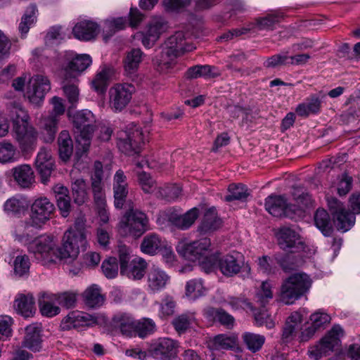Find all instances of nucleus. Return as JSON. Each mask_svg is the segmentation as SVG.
Segmentation results:
<instances>
[{
  "instance_id": "obj_1",
  "label": "nucleus",
  "mask_w": 360,
  "mask_h": 360,
  "mask_svg": "<svg viewBox=\"0 0 360 360\" xmlns=\"http://www.w3.org/2000/svg\"><path fill=\"white\" fill-rule=\"evenodd\" d=\"M55 211L54 205L46 197L37 198L32 204L30 214V221H20L14 230V236L17 240L23 242L28 236L25 233L30 226L40 229L51 217Z\"/></svg>"
},
{
  "instance_id": "obj_2",
  "label": "nucleus",
  "mask_w": 360,
  "mask_h": 360,
  "mask_svg": "<svg viewBox=\"0 0 360 360\" xmlns=\"http://www.w3.org/2000/svg\"><path fill=\"white\" fill-rule=\"evenodd\" d=\"M293 196L297 203L301 204L300 207L288 205L286 200L283 196L271 195L265 200V208L274 217H286L295 219L296 216L302 214L304 207L311 204V196L307 193H300V191L293 193Z\"/></svg>"
},
{
  "instance_id": "obj_3",
  "label": "nucleus",
  "mask_w": 360,
  "mask_h": 360,
  "mask_svg": "<svg viewBox=\"0 0 360 360\" xmlns=\"http://www.w3.org/2000/svg\"><path fill=\"white\" fill-rule=\"evenodd\" d=\"M311 284L312 280L308 274L304 272L292 274L283 280L280 299L286 304H292L309 290Z\"/></svg>"
},
{
  "instance_id": "obj_4",
  "label": "nucleus",
  "mask_w": 360,
  "mask_h": 360,
  "mask_svg": "<svg viewBox=\"0 0 360 360\" xmlns=\"http://www.w3.org/2000/svg\"><path fill=\"white\" fill-rule=\"evenodd\" d=\"M27 251L43 265H49L57 262V238L53 236L43 234L27 243Z\"/></svg>"
},
{
  "instance_id": "obj_5",
  "label": "nucleus",
  "mask_w": 360,
  "mask_h": 360,
  "mask_svg": "<svg viewBox=\"0 0 360 360\" xmlns=\"http://www.w3.org/2000/svg\"><path fill=\"white\" fill-rule=\"evenodd\" d=\"M149 229V220L146 214L138 210L127 212L117 225L120 236H131L134 238L141 237Z\"/></svg>"
},
{
  "instance_id": "obj_6",
  "label": "nucleus",
  "mask_w": 360,
  "mask_h": 360,
  "mask_svg": "<svg viewBox=\"0 0 360 360\" xmlns=\"http://www.w3.org/2000/svg\"><path fill=\"white\" fill-rule=\"evenodd\" d=\"M86 242L82 240L81 233H74L72 231H66L62 238L60 247L57 244V260L72 262L75 260L79 253V247H84Z\"/></svg>"
},
{
  "instance_id": "obj_7",
  "label": "nucleus",
  "mask_w": 360,
  "mask_h": 360,
  "mask_svg": "<svg viewBox=\"0 0 360 360\" xmlns=\"http://www.w3.org/2000/svg\"><path fill=\"white\" fill-rule=\"evenodd\" d=\"M218 269L226 277H232L240 272L249 276L251 272L250 266L245 262L244 256L239 252H232L221 257L218 262Z\"/></svg>"
},
{
  "instance_id": "obj_8",
  "label": "nucleus",
  "mask_w": 360,
  "mask_h": 360,
  "mask_svg": "<svg viewBox=\"0 0 360 360\" xmlns=\"http://www.w3.org/2000/svg\"><path fill=\"white\" fill-rule=\"evenodd\" d=\"M50 89L51 82L47 77L34 75L27 82L25 96L30 103L39 106L43 103L45 95Z\"/></svg>"
},
{
  "instance_id": "obj_9",
  "label": "nucleus",
  "mask_w": 360,
  "mask_h": 360,
  "mask_svg": "<svg viewBox=\"0 0 360 360\" xmlns=\"http://www.w3.org/2000/svg\"><path fill=\"white\" fill-rule=\"evenodd\" d=\"M136 91L135 86L129 83H119L113 85L109 90V103L112 110L121 112L130 103L133 94Z\"/></svg>"
},
{
  "instance_id": "obj_10",
  "label": "nucleus",
  "mask_w": 360,
  "mask_h": 360,
  "mask_svg": "<svg viewBox=\"0 0 360 360\" xmlns=\"http://www.w3.org/2000/svg\"><path fill=\"white\" fill-rule=\"evenodd\" d=\"M327 201L337 229L342 232L349 230L355 223L354 214L347 210L343 204L335 198H328Z\"/></svg>"
},
{
  "instance_id": "obj_11",
  "label": "nucleus",
  "mask_w": 360,
  "mask_h": 360,
  "mask_svg": "<svg viewBox=\"0 0 360 360\" xmlns=\"http://www.w3.org/2000/svg\"><path fill=\"white\" fill-rule=\"evenodd\" d=\"M211 241L205 238L188 243L178 245L177 251L186 259L191 262H198L203 256L209 252Z\"/></svg>"
},
{
  "instance_id": "obj_12",
  "label": "nucleus",
  "mask_w": 360,
  "mask_h": 360,
  "mask_svg": "<svg viewBox=\"0 0 360 360\" xmlns=\"http://www.w3.org/2000/svg\"><path fill=\"white\" fill-rule=\"evenodd\" d=\"M68 64L64 68L65 79H73L75 80L79 74L88 68L92 63L91 58L88 54H75L69 53L67 54Z\"/></svg>"
},
{
  "instance_id": "obj_13",
  "label": "nucleus",
  "mask_w": 360,
  "mask_h": 360,
  "mask_svg": "<svg viewBox=\"0 0 360 360\" xmlns=\"http://www.w3.org/2000/svg\"><path fill=\"white\" fill-rule=\"evenodd\" d=\"M72 122L75 133H79L80 135H90L95 132L98 127L95 115L86 109L77 111L73 116Z\"/></svg>"
},
{
  "instance_id": "obj_14",
  "label": "nucleus",
  "mask_w": 360,
  "mask_h": 360,
  "mask_svg": "<svg viewBox=\"0 0 360 360\" xmlns=\"http://www.w3.org/2000/svg\"><path fill=\"white\" fill-rule=\"evenodd\" d=\"M97 323L95 316L84 311H72L62 321V327L65 330L90 327Z\"/></svg>"
},
{
  "instance_id": "obj_15",
  "label": "nucleus",
  "mask_w": 360,
  "mask_h": 360,
  "mask_svg": "<svg viewBox=\"0 0 360 360\" xmlns=\"http://www.w3.org/2000/svg\"><path fill=\"white\" fill-rule=\"evenodd\" d=\"M177 348L176 341L168 338H162L151 345L150 352L156 359L169 360L176 355Z\"/></svg>"
},
{
  "instance_id": "obj_16",
  "label": "nucleus",
  "mask_w": 360,
  "mask_h": 360,
  "mask_svg": "<svg viewBox=\"0 0 360 360\" xmlns=\"http://www.w3.org/2000/svg\"><path fill=\"white\" fill-rule=\"evenodd\" d=\"M51 103L53 105L52 112L42 119L41 124L50 135H54L57 132L58 117L64 113L65 106L63 99L58 96L53 97Z\"/></svg>"
},
{
  "instance_id": "obj_17",
  "label": "nucleus",
  "mask_w": 360,
  "mask_h": 360,
  "mask_svg": "<svg viewBox=\"0 0 360 360\" xmlns=\"http://www.w3.org/2000/svg\"><path fill=\"white\" fill-rule=\"evenodd\" d=\"M167 28L162 18H155L148 23L146 30L142 33V44L146 48L152 47Z\"/></svg>"
},
{
  "instance_id": "obj_18",
  "label": "nucleus",
  "mask_w": 360,
  "mask_h": 360,
  "mask_svg": "<svg viewBox=\"0 0 360 360\" xmlns=\"http://www.w3.org/2000/svg\"><path fill=\"white\" fill-rule=\"evenodd\" d=\"M326 95L323 92L311 94L304 101L300 103L296 109V113L300 117H307L310 115L319 114L322 108V101Z\"/></svg>"
},
{
  "instance_id": "obj_19",
  "label": "nucleus",
  "mask_w": 360,
  "mask_h": 360,
  "mask_svg": "<svg viewBox=\"0 0 360 360\" xmlns=\"http://www.w3.org/2000/svg\"><path fill=\"white\" fill-rule=\"evenodd\" d=\"M35 166L41 176L42 183L46 184L53 170L54 160L50 151L46 148H40L35 160Z\"/></svg>"
},
{
  "instance_id": "obj_20",
  "label": "nucleus",
  "mask_w": 360,
  "mask_h": 360,
  "mask_svg": "<svg viewBox=\"0 0 360 360\" xmlns=\"http://www.w3.org/2000/svg\"><path fill=\"white\" fill-rule=\"evenodd\" d=\"M278 245L281 249L288 250L295 249V251L303 248V243L300 235L292 229L282 227L278 233Z\"/></svg>"
},
{
  "instance_id": "obj_21",
  "label": "nucleus",
  "mask_w": 360,
  "mask_h": 360,
  "mask_svg": "<svg viewBox=\"0 0 360 360\" xmlns=\"http://www.w3.org/2000/svg\"><path fill=\"white\" fill-rule=\"evenodd\" d=\"M113 192L115 207L122 208L128 194V185L127 177L121 169L117 171L114 176Z\"/></svg>"
},
{
  "instance_id": "obj_22",
  "label": "nucleus",
  "mask_w": 360,
  "mask_h": 360,
  "mask_svg": "<svg viewBox=\"0 0 360 360\" xmlns=\"http://www.w3.org/2000/svg\"><path fill=\"white\" fill-rule=\"evenodd\" d=\"M198 216L199 210L196 207L189 210L184 214L171 212L167 215L169 222L181 230L189 229L194 224Z\"/></svg>"
},
{
  "instance_id": "obj_23",
  "label": "nucleus",
  "mask_w": 360,
  "mask_h": 360,
  "mask_svg": "<svg viewBox=\"0 0 360 360\" xmlns=\"http://www.w3.org/2000/svg\"><path fill=\"white\" fill-rule=\"evenodd\" d=\"M15 117L13 120V129L15 135H33L34 129L29 122L30 117L21 107L15 108Z\"/></svg>"
},
{
  "instance_id": "obj_24",
  "label": "nucleus",
  "mask_w": 360,
  "mask_h": 360,
  "mask_svg": "<svg viewBox=\"0 0 360 360\" xmlns=\"http://www.w3.org/2000/svg\"><path fill=\"white\" fill-rule=\"evenodd\" d=\"M147 268V263L141 257H135L130 262L125 264L120 267L122 275L133 280L141 279Z\"/></svg>"
},
{
  "instance_id": "obj_25",
  "label": "nucleus",
  "mask_w": 360,
  "mask_h": 360,
  "mask_svg": "<svg viewBox=\"0 0 360 360\" xmlns=\"http://www.w3.org/2000/svg\"><path fill=\"white\" fill-rule=\"evenodd\" d=\"M177 56L185 52L191 51L195 47L188 41L184 32H176L169 37L165 43V45Z\"/></svg>"
},
{
  "instance_id": "obj_26",
  "label": "nucleus",
  "mask_w": 360,
  "mask_h": 360,
  "mask_svg": "<svg viewBox=\"0 0 360 360\" xmlns=\"http://www.w3.org/2000/svg\"><path fill=\"white\" fill-rule=\"evenodd\" d=\"M208 347L212 351H240V348L238 346V337L233 334L231 335L226 334L217 335L210 340Z\"/></svg>"
},
{
  "instance_id": "obj_27",
  "label": "nucleus",
  "mask_w": 360,
  "mask_h": 360,
  "mask_svg": "<svg viewBox=\"0 0 360 360\" xmlns=\"http://www.w3.org/2000/svg\"><path fill=\"white\" fill-rule=\"evenodd\" d=\"M170 277L163 270L153 267L148 273L147 283L150 292L155 293L162 289L169 283Z\"/></svg>"
},
{
  "instance_id": "obj_28",
  "label": "nucleus",
  "mask_w": 360,
  "mask_h": 360,
  "mask_svg": "<svg viewBox=\"0 0 360 360\" xmlns=\"http://www.w3.org/2000/svg\"><path fill=\"white\" fill-rule=\"evenodd\" d=\"M336 347L337 339L325 336L318 344L309 347L308 354L311 359L319 360L323 356L329 355Z\"/></svg>"
},
{
  "instance_id": "obj_29",
  "label": "nucleus",
  "mask_w": 360,
  "mask_h": 360,
  "mask_svg": "<svg viewBox=\"0 0 360 360\" xmlns=\"http://www.w3.org/2000/svg\"><path fill=\"white\" fill-rule=\"evenodd\" d=\"M144 54L140 49H132L123 59L124 73L129 77H136Z\"/></svg>"
},
{
  "instance_id": "obj_30",
  "label": "nucleus",
  "mask_w": 360,
  "mask_h": 360,
  "mask_svg": "<svg viewBox=\"0 0 360 360\" xmlns=\"http://www.w3.org/2000/svg\"><path fill=\"white\" fill-rule=\"evenodd\" d=\"M143 144L142 136H121L117 141L119 150L129 156L139 154Z\"/></svg>"
},
{
  "instance_id": "obj_31",
  "label": "nucleus",
  "mask_w": 360,
  "mask_h": 360,
  "mask_svg": "<svg viewBox=\"0 0 360 360\" xmlns=\"http://www.w3.org/2000/svg\"><path fill=\"white\" fill-rule=\"evenodd\" d=\"M72 33L75 37L79 40L89 41L98 33V25L91 20H82L75 25Z\"/></svg>"
},
{
  "instance_id": "obj_32",
  "label": "nucleus",
  "mask_w": 360,
  "mask_h": 360,
  "mask_svg": "<svg viewBox=\"0 0 360 360\" xmlns=\"http://www.w3.org/2000/svg\"><path fill=\"white\" fill-rule=\"evenodd\" d=\"M12 171L15 181L21 188H29L34 184V172L29 165L17 166Z\"/></svg>"
},
{
  "instance_id": "obj_33",
  "label": "nucleus",
  "mask_w": 360,
  "mask_h": 360,
  "mask_svg": "<svg viewBox=\"0 0 360 360\" xmlns=\"http://www.w3.org/2000/svg\"><path fill=\"white\" fill-rule=\"evenodd\" d=\"M100 132L105 135H112L114 133H120L121 131L125 133L127 135H131L137 134V135H143L144 132L139 131V128L136 127L134 122L129 124L117 123V124L110 125V124H99Z\"/></svg>"
},
{
  "instance_id": "obj_34",
  "label": "nucleus",
  "mask_w": 360,
  "mask_h": 360,
  "mask_svg": "<svg viewBox=\"0 0 360 360\" xmlns=\"http://www.w3.org/2000/svg\"><path fill=\"white\" fill-rule=\"evenodd\" d=\"M165 247V241L156 233H148L144 236L140 245L142 252L154 255Z\"/></svg>"
},
{
  "instance_id": "obj_35",
  "label": "nucleus",
  "mask_w": 360,
  "mask_h": 360,
  "mask_svg": "<svg viewBox=\"0 0 360 360\" xmlns=\"http://www.w3.org/2000/svg\"><path fill=\"white\" fill-rule=\"evenodd\" d=\"M55 294L51 292H42L39 298V306L43 316L53 317L60 312L58 306L54 304L56 302Z\"/></svg>"
},
{
  "instance_id": "obj_36",
  "label": "nucleus",
  "mask_w": 360,
  "mask_h": 360,
  "mask_svg": "<svg viewBox=\"0 0 360 360\" xmlns=\"http://www.w3.org/2000/svg\"><path fill=\"white\" fill-rule=\"evenodd\" d=\"M84 303L89 308L101 307L105 301L101 288L96 284L89 286L82 294Z\"/></svg>"
},
{
  "instance_id": "obj_37",
  "label": "nucleus",
  "mask_w": 360,
  "mask_h": 360,
  "mask_svg": "<svg viewBox=\"0 0 360 360\" xmlns=\"http://www.w3.org/2000/svg\"><path fill=\"white\" fill-rule=\"evenodd\" d=\"M14 308L24 317H31L35 314L34 297L31 295H19L15 300Z\"/></svg>"
},
{
  "instance_id": "obj_38",
  "label": "nucleus",
  "mask_w": 360,
  "mask_h": 360,
  "mask_svg": "<svg viewBox=\"0 0 360 360\" xmlns=\"http://www.w3.org/2000/svg\"><path fill=\"white\" fill-rule=\"evenodd\" d=\"M40 328L37 324H31L25 328V336L23 346L33 352L41 349Z\"/></svg>"
},
{
  "instance_id": "obj_39",
  "label": "nucleus",
  "mask_w": 360,
  "mask_h": 360,
  "mask_svg": "<svg viewBox=\"0 0 360 360\" xmlns=\"http://www.w3.org/2000/svg\"><path fill=\"white\" fill-rule=\"evenodd\" d=\"M221 226V219L213 209H210L205 212L198 230L201 234H207L217 230Z\"/></svg>"
},
{
  "instance_id": "obj_40",
  "label": "nucleus",
  "mask_w": 360,
  "mask_h": 360,
  "mask_svg": "<svg viewBox=\"0 0 360 360\" xmlns=\"http://www.w3.org/2000/svg\"><path fill=\"white\" fill-rule=\"evenodd\" d=\"M115 326L119 328L121 333L127 336H131L136 331V322L131 316L126 314H118L114 316Z\"/></svg>"
},
{
  "instance_id": "obj_41",
  "label": "nucleus",
  "mask_w": 360,
  "mask_h": 360,
  "mask_svg": "<svg viewBox=\"0 0 360 360\" xmlns=\"http://www.w3.org/2000/svg\"><path fill=\"white\" fill-rule=\"evenodd\" d=\"M37 17V8L35 5L28 6L21 18L19 24V31L22 37H25L30 28L36 22Z\"/></svg>"
},
{
  "instance_id": "obj_42",
  "label": "nucleus",
  "mask_w": 360,
  "mask_h": 360,
  "mask_svg": "<svg viewBox=\"0 0 360 360\" xmlns=\"http://www.w3.org/2000/svg\"><path fill=\"white\" fill-rule=\"evenodd\" d=\"M177 56L174 51H171V49L164 46L160 53L153 59V62L158 67L160 71L164 72L171 68Z\"/></svg>"
},
{
  "instance_id": "obj_43",
  "label": "nucleus",
  "mask_w": 360,
  "mask_h": 360,
  "mask_svg": "<svg viewBox=\"0 0 360 360\" xmlns=\"http://www.w3.org/2000/svg\"><path fill=\"white\" fill-rule=\"evenodd\" d=\"M316 226L325 236H329L333 231L332 224L328 213L323 209H318L314 215Z\"/></svg>"
},
{
  "instance_id": "obj_44",
  "label": "nucleus",
  "mask_w": 360,
  "mask_h": 360,
  "mask_svg": "<svg viewBox=\"0 0 360 360\" xmlns=\"http://www.w3.org/2000/svg\"><path fill=\"white\" fill-rule=\"evenodd\" d=\"M186 295L191 299L195 300L205 295L207 289L204 286L201 278H194L187 281L186 286Z\"/></svg>"
},
{
  "instance_id": "obj_45",
  "label": "nucleus",
  "mask_w": 360,
  "mask_h": 360,
  "mask_svg": "<svg viewBox=\"0 0 360 360\" xmlns=\"http://www.w3.org/2000/svg\"><path fill=\"white\" fill-rule=\"evenodd\" d=\"M86 184L82 178L72 179V191L76 204L82 205L87 199Z\"/></svg>"
},
{
  "instance_id": "obj_46",
  "label": "nucleus",
  "mask_w": 360,
  "mask_h": 360,
  "mask_svg": "<svg viewBox=\"0 0 360 360\" xmlns=\"http://www.w3.org/2000/svg\"><path fill=\"white\" fill-rule=\"evenodd\" d=\"M242 339L247 348L253 353L259 351L265 342L264 335L250 332L244 333Z\"/></svg>"
},
{
  "instance_id": "obj_47",
  "label": "nucleus",
  "mask_w": 360,
  "mask_h": 360,
  "mask_svg": "<svg viewBox=\"0 0 360 360\" xmlns=\"http://www.w3.org/2000/svg\"><path fill=\"white\" fill-rule=\"evenodd\" d=\"M30 266V259L27 255H17L15 257L13 262V273L15 276L18 277L28 276Z\"/></svg>"
},
{
  "instance_id": "obj_48",
  "label": "nucleus",
  "mask_w": 360,
  "mask_h": 360,
  "mask_svg": "<svg viewBox=\"0 0 360 360\" xmlns=\"http://www.w3.org/2000/svg\"><path fill=\"white\" fill-rule=\"evenodd\" d=\"M112 73L113 70L111 68L104 67L96 74L92 82V85L96 91L103 92L105 90Z\"/></svg>"
},
{
  "instance_id": "obj_49",
  "label": "nucleus",
  "mask_w": 360,
  "mask_h": 360,
  "mask_svg": "<svg viewBox=\"0 0 360 360\" xmlns=\"http://www.w3.org/2000/svg\"><path fill=\"white\" fill-rule=\"evenodd\" d=\"M58 144L60 158L63 162L68 161L74 150L73 141L71 136H59Z\"/></svg>"
},
{
  "instance_id": "obj_50",
  "label": "nucleus",
  "mask_w": 360,
  "mask_h": 360,
  "mask_svg": "<svg viewBox=\"0 0 360 360\" xmlns=\"http://www.w3.org/2000/svg\"><path fill=\"white\" fill-rule=\"evenodd\" d=\"M77 81V79L75 80L73 79H68L66 80L65 76H64L63 89L69 103L72 107L79 100V89L75 84Z\"/></svg>"
},
{
  "instance_id": "obj_51",
  "label": "nucleus",
  "mask_w": 360,
  "mask_h": 360,
  "mask_svg": "<svg viewBox=\"0 0 360 360\" xmlns=\"http://www.w3.org/2000/svg\"><path fill=\"white\" fill-rule=\"evenodd\" d=\"M26 207V201L22 197H12L4 203V210L8 213L18 214L24 212Z\"/></svg>"
},
{
  "instance_id": "obj_52",
  "label": "nucleus",
  "mask_w": 360,
  "mask_h": 360,
  "mask_svg": "<svg viewBox=\"0 0 360 360\" xmlns=\"http://www.w3.org/2000/svg\"><path fill=\"white\" fill-rule=\"evenodd\" d=\"M15 154L16 148L13 144L6 141L0 143L1 163L5 164L15 162L16 160Z\"/></svg>"
},
{
  "instance_id": "obj_53",
  "label": "nucleus",
  "mask_w": 360,
  "mask_h": 360,
  "mask_svg": "<svg viewBox=\"0 0 360 360\" xmlns=\"http://www.w3.org/2000/svg\"><path fill=\"white\" fill-rule=\"evenodd\" d=\"M194 319L192 313L182 314L174 319L172 325L178 333H184L191 326Z\"/></svg>"
},
{
  "instance_id": "obj_54",
  "label": "nucleus",
  "mask_w": 360,
  "mask_h": 360,
  "mask_svg": "<svg viewBox=\"0 0 360 360\" xmlns=\"http://www.w3.org/2000/svg\"><path fill=\"white\" fill-rule=\"evenodd\" d=\"M283 18V14L279 11H275L272 13L260 18L257 21L260 30H272L274 25L279 22Z\"/></svg>"
},
{
  "instance_id": "obj_55",
  "label": "nucleus",
  "mask_w": 360,
  "mask_h": 360,
  "mask_svg": "<svg viewBox=\"0 0 360 360\" xmlns=\"http://www.w3.org/2000/svg\"><path fill=\"white\" fill-rule=\"evenodd\" d=\"M229 195L225 197L228 202L234 200H245L249 195L248 189L243 184H231L229 186Z\"/></svg>"
},
{
  "instance_id": "obj_56",
  "label": "nucleus",
  "mask_w": 360,
  "mask_h": 360,
  "mask_svg": "<svg viewBox=\"0 0 360 360\" xmlns=\"http://www.w3.org/2000/svg\"><path fill=\"white\" fill-rule=\"evenodd\" d=\"M218 253L209 255L206 254L198 262L201 269L206 273L212 271L216 267L218 268V262L219 259Z\"/></svg>"
},
{
  "instance_id": "obj_57",
  "label": "nucleus",
  "mask_w": 360,
  "mask_h": 360,
  "mask_svg": "<svg viewBox=\"0 0 360 360\" xmlns=\"http://www.w3.org/2000/svg\"><path fill=\"white\" fill-rule=\"evenodd\" d=\"M16 141L21 152L32 153L37 147V136H16Z\"/></svg>"
},
{
  "instance_id": "obj_58",
  "label": "nucleus",
  "mask_w": 360,
  "mask_h": 360,
  "mask_svg": "<svg viewBox=\"0 0 360 360\" xmlns=\"http://www.w3.org/2000/svg\"><path fill=\"white\" fill-rule=\"evenodd\" d=\"M102 271L108 278H114L118 274V264L115 257L105 259L101 266Z\"/></svg>"
},
{
  "instance_id": "obj_59",
  "label": "nucleus",
  "mask_w": 360,
  "mask_h": 360,
  "mask_svg": "<svg viewBox=\"0 0 360 360\" xmlns=\"http://www.w3.org/2000/svg\"><path fill=\"white\" fill-rule=\"evenodd\" d=\"M56 302L66 309L72 308L77 302V294L73 292H63L55 294Z\"/></svg>"
},
{
  "instance_id": "obj_60",
  "label": "nucleus",
  "mask_w": 360,
  "mask_h": 360,
  "mask_svg": "<svg viewBox=\"0 0 360 360\" xmlns=\"http://www.w3.org/2000/svg\"><path fill=\"white\" fill-rule=\"evenodd\" d=\"M271 288L272 286L269 282H262L260 290H259L256 294L257 302H259L261 306H264L266 303L273 298Z\"/></svg>"
},
{
  "instance_id": "obj_61",
  "label": "nucleus",
  "mask_w": 360,
  "mask_h": 360,
  "mask_svg": "<svg viewBox=\"0 0 360 360\" xmlns=\"http://www.w3.org/2000/svg\"><path fill=\"white\" fill-rule=\"evenodd\" d=\"M127 25V20L123 18L108 19L105 21L104 32L112 35L115 32L123 30Z\"/></svg>"
},
{
  "instance_id": "obj_62",
  "label": "nucleus",
  "mask_w": 360,
  "mask_h": 360,
  "mask_svg": "<svg viewBox=\"0 0 360 360\" xmlns=\"http://www.w3.org/2000/svg\"><path fill=\"white\" fill-rule=\"evenodd\" d=\"M136 326L135 333H137L141 338H144L153 333L155 328V322L150 319H143L137 321Z\"/></svg>"
},
{
  "instance_id": "obj_63",
  "label": "nucleus",
  "mask_w": 360,
  "mask_h": 360,
  "mask_svg": "<svg viewBox=\"0 0 360 360\" xmlns=\"http://www.w3.org/2000/svg\"><path fill=\"white\" fill-rule=\"evenodd\" d=\"M257 269L259 272L266 275L275 273L276 267L273 265L271 259L267 255L259 257L257 261Z\"/></svg>"
},
{
  "instance_id": "obj_64",
  "label": "nucleus",
  "mask_w": 360,
  "mask_h": 360,
  "mask_svg": "<svg viewBox=\"0 0 360 360\" xmlns=\"http://www.w3.org/2000/svg\"><path fill=\"white\" fill-rule=\"evenodd\" d=\"M60 26L51 27L46 33L45 41L46 43L58 44L64 39V33Z\"/></svg>"
}]
</instances>
